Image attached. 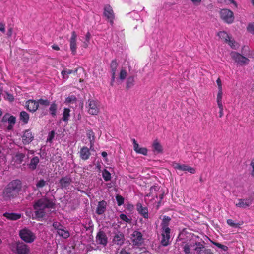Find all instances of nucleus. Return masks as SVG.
<instances>
[{
  "instance_id": "1",
  "label": "nucleus",
  "mask_w": 254,
  "mask_h": 254,
  "mask_svg": "<svg viewBox=\"0 0 254 254\" xmlns=\"http://www.w3.org/2000/svg\"><path fill=\"white\" fill-rule=\"evenodd\" d=\"M53 203L47 198H42L37 200L33 205L35 216L37 218H43L46 212V209L52 207Z\"/></svg>"
},
{
  "instance_id": "2",
  "label": "nucleus",
  "mask_w": 254,
  "mask_h": 254,
  "mask_svg": "<svg viewBox=\"0 0 254 254\" xmlns=\"http://www.w3.org/2000/svg\"><path fill=\"white\" fill-rule=\"evenodd\" d=\"M20 180H15L10 182L4 189L3 196L5 199H10L16 197L21 189Z\"/></svg>"
},
{
  "instance_id": "3",
  "label": "nucleus",
  "mask_w": 254,
  "mask_h": 254,
  "mask_svg": "<svg viewBox=\"0 0 254 254\" xmlns=\"http://www.w3.org/2000/svg\"><path fill=\"white\" fill-rule=\"evenodd\" d=\"M183 251L186 254H202L204 245L200 242L190 241L182 245Z\"/></svg>"
},
{
  "instance_id": "4",
  "label": "nucleus",
  "mask_w": 254,
  "mask_h": 254,
  "mask_svg": "<svg viewBox=\"0 0 254 254\" xmlns=\"http://www.w3.org/2000/svg\"><path fill=\"white\" fill-rule=\"evenodd\" d=\"M86 108L89 114L97 115L100 111L99 102L97 100L90 99L87 103Z\"/></svg>"
},
{
  "instance_id": "5",
  "label": "nucleus",
  "mask_w": 254,
  "mask_h": 254,
  "mask_svg": "<svg viewBox=\"0 0 254 254\" xmlns=\"http://www.w3.org/2000/svg\"><path fill=\"white\" fill-rule=\"evenodd\" d=\"M19 236L22 240L29 243L33 242L36 238L35 234L27 228L20 230Z\"/></svg>"
},
{
  "instance_id": "6",
  "label": "nucleus",
  "mask_w": 254,
  "mask_h": 254,
  "mask_svg": "<svg viewBox=\"0 0 254 254\" xmlns=\"http://www.w3.org/2000/svg\"><path fill=\"white\" fill-rule=\"evenodd\" d=\"M220 17L225 22L231 24L234 20L233 12L228 9H222L220 11Z\"/></svg>"
},
{
  "instance_id": "7",
  "label": "nucleus",
  "mask_w": 254,
  "mask_h": 254,
  "mask_svg": "<svg viewBox=\"0 0 254 254\" xmlns=\"http://www.w3.org/2000/svg\"><path fill=\"white\" fill-rule=\"evenodd\" d=\"M230 56L235 62L240 65L244 66L249 64V59L237 52H232L230 53Z\"/></svg>"
},
{
  "instance_id": "8",
  "label": "nucleus",
  "mask_w": 254,
  "mask_h": 254,
  "mask_svg": "<svg viewBox=\"0 0 254 254\" xmlns=\"http://www.w3.org/2000/svg\"><path fill=\"white\" fill-rule=\"evenodd\" d=\"M12 250H15L18 254H28L29 249L27 245L22 242H17L12 245Z\"/></svg>"
},
{
  "instance_id": "9",
  "label": "nucleus",
  "mask_w": 254,
  "mask_h": 254,
  "mask_svg": "<svg viewBox=\"0 0 254 254\" xmlns=\"http://www.w3.org/2000/svg\"><path fill=\"white\" fill-rule=\"evenodd\" d=\"M173 167L179 170L182 171H187L191 174H194L196 172L195 169L194 168L189 166L185 164H180L177 162H173L172 164Z\"/></svg>"
},
{
  "instance_id": "10",
  "label": "nucleus",
  "mask_w": 254,
  "mask_h": 254,
  "mask_svg": "<svg viewBox=\"0 0 254 254\" xmlns=\"http://www.w3.org/2000/svg\"><path fill=\"white\" fill-rule=\"evenodd\" d=\"M77 35L75 31H73L69 40L70 49L73 55H75L76 53Z\"/></svg>"
},
{
  "instance_id": "11",
  "label": "nucleus",
  "mask_w": 254,
  "mask_h": 254,
  "mask_svg": "<svg viewBox=\"0 0 254 254\" xmlns=\"http://www.w3.org/2000/svg\"><path fill=\"white\" fill-rule=\"evenodd\" d=\"M170 231L168 230L167 228L162 230L160 243L163 246H167L169 244Z\"/></svg>"
},
{
  "instance_id": "12",
  "label": "nucleus",
  "mask_w": 254,
  "mask_h": 254,
  "mask_svg": "<svg viewBox=\"0 0 254 254\" xmlns=\"http://www.w3.org/2000/svg\"><path fill=\"white\" fill-rule=\"evenodd\" d=\"M131 239L133 245H138L143 242L142 235L141 232L134 231L131 235Z\"/></svg>"
},
{
  "instance_id": "13",
  "label": "nucleus",
  "mask_w": 254,
  "mask_h": 254,
  "mask_svg": "<svg viewBox=\"0 0 254 254\" xmlns=\"http://www.w3.org/2000/svg\"><path fill=\"white\" fill-rule=\"evenodd\" d=\"M96 241L98 244L106 246L108 242L106 234L103 231H99L96 236Z\"/></svg>"
},
{
  "instance_id": "14",
  "label": "nucleus",
  "mask_w": 254,
  "mask_h": 254,
  "mask_svg": "<svg viewBox=\"0 0 254 254\" xmlns=\"http://www.w3.org/2000/svg\"><path fill=\"white\" fill-rule=\"evenodd\" d=\"M34 136L29 130L25 131L22 136V140L23 144H28L33 140Z\"/></svg>"
},
{
  "instance_id": "15",
  "label": "nucleus",
  "mask_w": 254,
  "mask_h": 254,
  "mask_svg": "<svg viewBox=\"0 0 254 254\" xmlns=\"http://www.w3.org/2000/svg\"><path fill=\"white\" fill-rule=\"evenodd\" d=\"M25 106L30 112H34L38 108V103L34 100H29L26 102Z\"/></svg>"
},
{
  "instance_id": "16",
  "label": "nucleus",
  "mask_w": 254,
  "mask_h": 254,
  "mask_svg": "<svg viewBox=\"0 0 254 254\" xmlns=\"http://www.w3.org/2000/svg\"><path fill=\"white\" fill-rule=\"evenodd\" d=\"M134 150L137 153L141 154L144 155H146L147 154V149L145 147H139L138 144L136 142L135 139H131Z\"/></svg>"
},
{
  "instance_id": "17",
  "label": "nucleus",
  "mask_w": 254,
  "mask_h": 254,
  "mask_svg": "<svg viewBox=\"0 0 254 254\" xmlns=\"http://www.w3.org/2000/svg\"><path fill=\"white\" fill-rule=\"evenodd\" d=\"M106 208L107 202L104 200L99 201L97 205L96 212L98 215H102L106 211Z\"/></svg>"
},
{
  "instance_id": "18",
  "label": "nucleus",
  "mask_w": 254,
  "mask_h": 254,
  "mask_svg": "<svg viewBox=\"0 0 254 254\" xmlns=\"http://www.w3.org/2000/svg\"><path fill=\"white\" fill-rule=\"evenodd\" d=\"M104 15L110 20L111 23H113V20L114 17L113 11L110 5H106L104 8Z\"/></svg>"
},
{
  "instance_id": "19",
  "label": "nucleus",
  "mask_w": 254,
  "mask_h": 254,
  "mask_svg": "<svg viewBox=\"0 0 254 254\" xmlns=\"http://www.w3.org/2000/svg\"><path fill=\"white\" fill-rule=\"evenodd\" d=\"M79 153L80 158L83 160H86L88 159L90 156L91 155L89 149L86 146L83 147L80 149Z\"/></svg>"
},
{
  "instance_id": "20",
  "label": "nucleus",
  "mask_w": 254,
  "mask_h": 254,
  "mask_svg": "<svg viewBox=\"0 0 254 254\" xmlns=\"http://www.w3.org/2000/svg\"><path fill=\"white\" fill-rule=\"evenodd\" d=\"M136 207L137 211L140 215L144 218H148V211L147 207H143L140 203H138L136 205Z\"/></svg>"
},
{
  "instance_id": "21",
  "label": "nucleus",
  "mask_w": 254,
  "mask_h": 254,
  "mask_svg": "<svg viewBox=\"0 0 254 254\" xmlns=\"http://www.w3.org/2000/svg\"><path fill=\"white\" fill-rule=\"evenodd\" d=\"M251 204L252 201L249 199H239L238 202L236 204V206L237 207L246 208L250 206Z\"/></svg>"
},
{
  "instance_id": "22",
  "label": "nucleus",
  "mask_w": 254,
  "mask_h": 254,
  "mask_svg": "<svg viewBox=\"0 0 254 254\" xmlns=\"http://www.w3.org/2000/svg\"><path fill=\"white\" fill-rule=\"evenodd\" d=\"M118 67V64L115 61H112L111 63V69L112 72V81L111 84L113 85V82L115 81L116 77V72Z\"/></svg>"
},
{
  "instance_id": "23",
  "label": "nucleus",
  "mask_w": 254,
  "mask_h": 254,
  "mask_svg": "<svg viewBox=\"0 0 254 254\" xmlns=\"http://www.w3.org/2000/svg\"><path fill=\"white\" fill-rule=\"evenodd\" d=\"M3 216L8 220H16L21 218V214L15 213L5 212L3 214Z\"/></svg>"
},
{
  "instance_id": "24",
  "label": "nucleus",
  "mask_w": 254,
  "mask_h": 254,
  "mask_svg": "<svg viewBox=\"0 0 254 254\" xmlns=\"http://www.w3.org/2000/svg\"><path fill=\"white\" fill-rule=\"evenodd\" d=\"M152 149L153 152L157 153L163 152L162 146L157 140H154L152 143Z\"/></svg>"
},
{
  "instance_id": "25",
  "label": "nucleus",
  "mask_w": 254,
  "mask_h": 254,
  "mask_svg": "<svg viewBox=\"0 0 254 254\" xmlns=\"http://www.w3.org/2000/svg\"><path fill=\"white\" fill-rule=\"evenodd\" d=\"M71 183V179L68 177H65L62 178L60 181V185L62 188H66L69 186Z\"/></svg>"
},
{
  "instance_id": "26",
  "label": "nucleus",
  "mask_w": 254,
  "mask_h": 254,
  "mask_svg": "<svg viewBox=\"0 0 254 254\" xmlns=\"http://www.w3.org/2000/svg\"><path fill=\"white\" fill-rule=\"evenodd\" d=\"M58 109V105L55 102H53L50 106L49 111L50 114L53 117H55L57 115V111Z\"/></svg>"
},
{
  "instance_id": "27",
  "label": "nucleus",
  "mask_w": 254,
  "mask_h": 254,
  "mask_svg": "<svg viewBox=\"0 0 254 254\" xmlns=\"http://www.w3.org/2000/svg\"><path fill=\"white\" fill-rule=\"evenodd\" d=\"M25 157V154L22 153L18 152L13 157L14 162L17 164H20Z\"/></svg>"
},
{
  "instance_id": "28",
  "label": "nucleus",
  "mask_w": 254,
  "mask_h": 254,
  "mask_svg": "<svg viewBox=\"0 0 254 254\" xmlns=\"http://www.w3.org/2000/svg\"><path fill=\"white\" fill-rule=\"evenodd\" d=\"M39 162V158L37 156L33 157L28 165L29 168L33 170L36 168L37 165Z\"/></svg>"
},
{
  "instance_id": "29",
  "label": "nucleus",
  "mask_w": 254,
  "mask_h": 254,
  "mask_svg": "<svg viewBox=\"0 0 254 254\" xmlns=\"http://www.w3.org/2000/svg\"><path fill=\"white\" fill-rule=\"evenodd\" d=\"M170 221V218L169 217L166 216L163 217V219L161 224L162 227V230H165V229H167V228L168 229V230H171L168 227Z\"/></svg>"
},
{
  "instance_id": "30",
  "label": "nucleus",
  "mask_w": 254,
  "mask_h": 254,
  "mask_svg": "<svg viewBox=\"0 0 254 254\" xmlns=\"http://www.w3.org/2000/svg\"><path fill=\"white\" fill-rule=\"evenodd\" d=\"M114 241L118 245H121L124 243V235L119 233L116 234L113 239Z\"/></svg>"
},
{
  "instance_id": "31",
  "label": "nucleus",
  "mask_w": 254,
  "mask_h": 254,
  "mask_svg": "<svg viewBox=\"0 0 254 254\" xmlns=\"http://www.w3.org/2000/svg\"><path fill=\"white\" fill-rule=\"evenodd\" d=\"M29 119V114L25 111H22L20 113V120L24 124H27Z\"/></svg>"
},
{
  "instance_id": "32",
  "label": "nucleus",
  "mask_w": 254,
  "mask_h": 254,
  "mask_svg": "<svg viewBox=\"0 0 254 254\" xmlns=\"http://www.w3.org/2000/svg\"><path fill=\"white\" fill-rule=\"evenodd\" d=\"M57 233L60 236L64 239H66L70 236L69 232L67 230H65L64 229V227L59 230Z\"/></svg>"
},
{
  "instance_id": "33",
  "label": "nucleus",
  "mask_w": 254,
  "mask_h": 254,
  "mask_svg": "<svg viewBox=\"0 0 254 254\" xmlns=\"http://www.w3.org/2000/svg\"><path fill=\"white\" fill-rule=\"evenodd\" d=\"M70 110L68 108H64L63 112V121L67 122L69 119L70 117Z\"/></svg>"
},
{
  "instance_id": "34",
  "label": "nucleus",
  "mask_w": 254,
  "mask_h": 254,
  "mask_svg": "<svg viewBox=\"0 0 254 254\" xmlns=\"http://www.w3.org/2000/svg\"><path fill=\"white\" fill-rule=\"evenodd\" d=\"M87 137L90 140V148L94 145V140L95 139L94 133L91 130H89L87 132Z\"/></svg>"
},
{
  "instance_id": "35",
  "label": "nucleus",
  "mask_w": 254,
  "mask_h": 254,
  "mask_svg": "<svg viewBox=\"0 0 254 254\" xmlns=\"http://www.w3.org/2000/svg\"><path fill=\"white\" fill-rule=\"evenodd\" d=\"M102 172V177L105 181L107 182L111 180V174L108 170L104 169Z\"/></svg>"
},
{
  "instance_id": "36",
  "label": "nucleus",
  "mask_w": 254,
  "mask_h": 254,
  "mask_svg": "<svg viewBox=\"0 0 254 254\" xmlns=\"http://www.w3.org/2000/svg\"><path fill=\"white\" fill-rule=\"evenodd\" d=\"M159 188L158 186H152L150 189V192L147 195V196L157 197L156 192L158 191Z\"/></svg>"
},
{
  "instance_id": "37",
  "label": "nucleus",
  "mask_w": 254,
  "mask_h": 254,
  "mask_svg": "<svg viewBox=\"0 0 254 254\" xmlns=\"http://www.w3.org/2000/svg\"><path fill=\"white\" fill-rule=\"evenodd\" d=\"M7 120L9 124L13 125L15 123V118L13 116H11L9 117H7L6 115H5L3 119V121H5Z\"/></svg>"
},
{
  "instance_id": "38",
  "label": "nucleus",
  "mask_w": 254,
  "mask_h": 254,
  "mask_svg": "<svg viewBox=\"0 0 254 254\" xmlns=\"http://www.w3.org/2000/svg\"><path fill=\"white\" fill-rule=\"evenodd\" d=\"M218 36L221 39H224L226 42L229 40L231 37L225 31H221L218 33Z\"/></svg>"
},
{
  "instance_id": "39",
  "label": "nucleus",
  "mask_w": 254,
  "mask_h": 254,
  "mask_svg": "<svg viewBox=\"0 0 254 254\" xmlns=\"http://www.w3.org/2000/svg\"><path fill=\"white\" fill-rule=\"evenodd\" d=\"M72 72V70L69 69H65L62 71L61 73L64 78L67 79L68 78V75L71 74Z\"/></svg>"
},
{
  "instance_id": "40",
  "label": "nucleus",
  "mask_w": 254,
  "mask_h": 254,
  "mask_svg": "<svg viewBox=\"0 0 254 254\" xmlns=\"http://www.w3.org/2000/svg\"><path fill=\"white\" fill-rule=\"evenodd\" d=\"M227 42H228V44L230 47L233 49H237L239 47V45L234 40L232 39L231 38L228 40Z\"/></svg>"
},
{
  "instance_id": "41",
  "label": "nucleus",
  "mask_w": 254,
  "mask_h": 254,
  "mask_svg": "<svg viewBox=\"0 0 254 254\" xmlns=\"http://www.w3.org/2000/svg\"><path fill=\"white\" fill-rule=\"evenodd\" d=\"M134 82V79L133 76H129L127 78V87L129 88L131 87L133 84Z\"/></svg>"
},
{
  "instance_id": "42",
  "label": "nucleus",
  "mask_w": 254,
  "mask_h": 254,
  "mask_svg": "<svg viewBox=\"0 0 254 254\" xmlns=\"http://www.w3.org/2000/svg\"><path fill=\"white\" fill-rule=\"evenodd\" d=\"M127 76V72L125 68H122L120 74L119 78L121 80H124L126 79Z\"/></svg>"
},
{
  "instance_id": "43",
  "label": "nucleus",
  "mask_w": 254,
  "mask_h": 254,
  "mask_svg": "<svg viewBox=\"0 0 254 254\" xmlns=\"http://www.w3.org/2000/svg\"><path fill=\"white\" fill-rule=\"evenodd\" d=\"M37 103H38V106L39 105L47 106L50 104V102L49 100H46V99H40L38 100Z\"/></svg>"
},
{
  "instance_id": "44",
  "label": "nucleus",
  "mask_w": 254,
  "mask_h": 254,
  "mask_svg": "<svg viewBox=\"0 0 254 254\" xmlns=\"http://www.w3.org/2000/svg\"><path fill=\"white\" fill-rule=\"evenodd\" d=\"M227 223L229 226L234 228L238 227L240 225H241L240 223L234 222V221L232 219H228L227 220Z\"/></svg>"
},
{
  "instance_id": "45",
  "label": "nucleus",
  "mask_w": 254,
  "mask_h": 254,
  "mask_svg": "<svg viewBox=\"0 0 254 254\" xmlns=\"http://www.w3.org/2000/svg\"><path fill=\"white\" fill-rule=\"evenodd\" d=\"M91 34L89 32H88L86 35L85 41L84 42V46L85 48H87L88 46Z\"/></svg>"
},
{
  "instance_id": "46",
  "label": "nucleus",
  "mask_w": 254,
  "mask_h": 254,
  "mask_svg": "<svg viewBox=\"0 0 254 254\" xmlns=\"http://www.w3.org/2000/svg\"><path fill=\"white\" fill-rule=\"evenodd\" d=\"M116 199L119 206H121L124 203V198L121 195H117L116 196Z\"/></svg>"
},
{
  "instance_id": "47",
  "label": "nucleus",
  "mask_w": 254,
  "mask_h": 254,
  "mask_svg": "<svg viewBox=\"0 0 254 254\" xmlns=\"http://www.w3.org/2000/svg\"><path fill=\"white\" fill-rule=\"evenodd\" d=\"M53 227L55 230H57V232H58V231L61 228L64 227L63 225H62L60 223L58 222H54L53 223Z\"/></svg>"
},
{
  "instance_id": "48",
  "label": "nucleus",
  "mask_w": 254,
  "mask_h": 254,
  "mask_svg": "<svg viewBox=\"0 0 254 254\" xmlns=\"http://www.w3.org/2000/svg\"><path fill=\"white\" fill-rule=\"evenodd\" d=\"M247 29L248 32L252 34H254V23H249L247 26Z\"/></svg>"
},
{
  "instance_id": "49",
  "label": "nucleus",
  "mask_w": 254,
  "mask_h": 254,
  "mask_svg": "<svg viewBox=\"0 0 254 254\" xmlns=\"http://www.w3.org/2000/svg\"><path fill=\"white\" fill-rule=\"evenodd\" d=\"M212 243L215 245V246H216L217 247L220 248L221 249L224 250V251H227V249H228V247L226 246H225L224 245H222L220 243H217V242H212Z\"/></svg>"
},
{
  "instance_id": "50",
  "label": "nucleus",
  "mask_w": 254,
  "mask_h": 254,
  "mask_svg": "<svg viewBox=\"0 0 254 254\" xmlns=\"http://www.w3.org/2000/svg\"><path fill=\"white\" fill-rule=\"evenodd\" d=\"M46 181L44 180H40L37 182L36 184V187L37 188H42L46 185Z\"/></svg>"
},
{
  "instance_id": "51",
  "label": "nucleus",
  "mask_w": 254,
  "mask_h": 254,
  "mask_svg": "<svg viewBox=\"0 0 254 254\" xmlns=\"http://www.w3.org/2000/svg\"><path fill=\"white\" fill-rule=\"evenodd\" d=\"M120 217L121 220H122L123 221H124L126 222L130 223L131 221L130 220L127 218V215L126 214H121L120 216Z\"/></svg>"
},
{
  "instance_id": "52",
  "label": "nucleus",
  "mask_w": 254,
  "mask_h": 254,
  "mask_svg": "<svg viewBox=\"0 0 254 254\" xmlns=\"http://www.w3.org/2000/svg\"><path fill=\"white\" fill-rule=\"evenodd\" d=\"M223 91L222 90H218L217 95V102L222 101Z\"/></svg>"
},
{
  "instance_id": "53",
  "label": "nucleus",
  "mask_w": 254,
  "mask_h": 254,
  "mask_svg": "<svg viewBox=\"0 0 254 254\" xmlns=\"http://www.w3.org/2000/svg\"><path fill=\"white\" fill-rule=\"evenodd\" d=\"M55 136V132L54 131H51L49 132L47 138V141L51 142L54 138Z\"/></svg>"
},
{
  "instance_id": "54",
  "label": "nucleus",
  "mask_w": 254,
  "mask_h": 254,
  "mask_svg": "<svg viewBox=\"0 0 254 254\" xmlns=\"http://www.w3.org/2000/svg\"><path fill=\"white\" fill-rule=\"evenodd\" d=\"M5 99L8 100L10 102L13 101L14 100V97L12 94H10L7 92L6 93V95L4 97Z\"/></svg>"
},
{
  "instance_id": "55",
  "label": "nucleus",
  "mask_w": 254,
  "mask_h": 254,
  "mask_svg": "<svg viewBox=\"0 0 254 254\" xmlns=\"http://www.w3.org/2000/svg\"><path fill=\"white\" fill-rule=\"evenodd\" d=\"M76 99V98L74 96H71L66 98V102L69 103L75 101Z\"/></svg>"
},
{
  "instance_id": "56",
  "label": "nucleus",
  "mask_w": 254,
  "mask_h": 254,
  "mask_svg": "<svg viewBox=\"0 0 254 254\" xmlns=\"http://www.w3.org/2000/svg\"><path fill=\"white\" fill-rule=\"evenodd\" d=\"M216 82L218 85V90H222V82L220 78L217 79Z\"/></svg>"
},
{
  "instance_id": "57",
  "label": "nucleus",
  "mask_w": 254,
  "mask_h": 254,
  "mask_svg": "<svg viewBox=\"0 0 254 254\" xmlns=\"http://www.w3.org/2000/svg\"><path fill=\"white\" fill-rule=\"evenodd\" d=\"M202 254H213L210 249H203Z\"/></svg>"
},
{
  "instance_id": "58",
  "label": "nucleus",
  "mask_w": 254,
  "mask_h": 254,
  "mask_svg": "<svg viewBox=\"0 0 254 254\" xmlns=\"http://www.w3.org/2000/svg\"><path fill=\"white\" fill-rule=\"evenodd\" d=\"M0 31L3 33L5 32V25L2 23H0Z\"/></svg>"
},
{
  "instance_id": "59",
  "label": "nucleus",
  "mask_w": 254,
  "mask_h": 254,
  "mask_svg": "<svg viewBox=\"0 0 254 254\" xmlns=\"http://www.w3.org/2000/svg\"><path fill=\"white\" fill-rule=\"evenodd\" d=\"M218 106L220 110H223V105L222 101L217 102Z\"/></svg>"
},
{
  "instance_id": "60",
  "label": "nucleus",
  "mask_w": 254,
  "mask_h": 254,
  "mask_svg": "<svg viewBox=\"0 0 254 254\" xmlns=\"http://www.w3.org/2000/svg\"><path fill=\"white\" fill-rule=\"evenodd\" d=\"M226 2H227L228 4L232 3L236 7H237V3L236 2L233 0H226L225 1Z\"/></svg>"
},
{
  "instance_id": "61",
  "label": "nucleus",
  "mask_w": 254,
  "mask_h": 254,
  "mask_svg": "<svg viewBox=\"0 0 254 254\" xmlns=\"http://www.w3.org/2000/svg\"><path fill=\"white\" fill-rule=\"evenodd\" d=\"M194 4L198 5L199 4L202 0H190Z\"/></svg>"
},
{
  "instance_id": "62",
  "label": "nucleus",
  "mask_w": 254,
  "mask_h": 254,
  "mask_svg": "<svg viewBox=\"0 0 254 254\" xmlns=\"http://www.w3.org/2000/svg\"><path fill=\"white\" fill-rule=\"evenodd\" d=\"M12 28L10 27L8 29L7 35L8 37H11L12 35Z\"/></svg>"
},
{
  "instance_id": "63",
  "label": "nucleus",
  "mask_w": 254,
  "mask_h": 254,
  "mask_svg": "<svg viewBox=\"0 0 254 254\" xmlns=\"http://www.w3.org/2000/svg\"><path fill=\"white\" fill-rule=\"evenodd\" d=\"M119 254H129L128 252H127L126 251L122 250L119 253Z\"/></svg>"
},
{
  "instance_id": "64",
  "label": "nucleus",
  "mask_w": 254,
  "mask_h": 254,
  "mask_svg": "<svg viewBox=\"0 0 254 254\" xmlns=\"http://www.w3.org/2000/svg\"><path fill=\"white\" fill-rule=\"evenodd\" d=\"M251 165L253 168V171H252V175L254 176V159L252 161Z\"/></svg>"
}]
</instances>
